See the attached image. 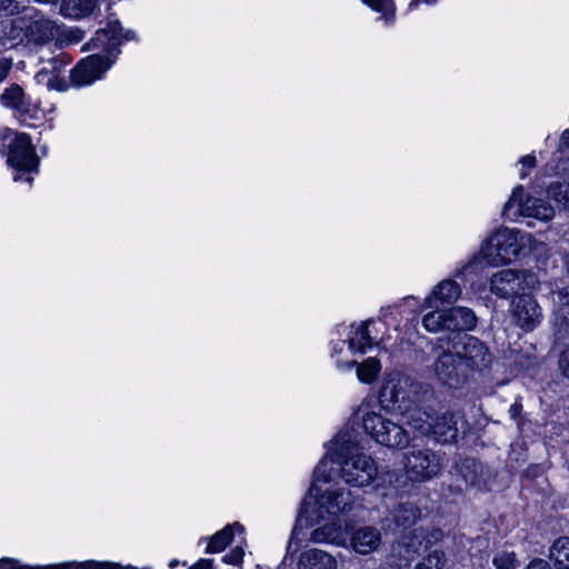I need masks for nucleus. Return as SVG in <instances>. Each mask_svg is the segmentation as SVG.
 <instances>
[{
	"mask_svg": "<svg viewBox=\"0 0 569 569\" xmlns=\"http://www.w3.org/2000/svg\"><path fill=\"white\" fill-rule=\"evenodd\" d=\"M422 325L426 330L430 332H437L442 329H447V317L445 310H435L428 312L423 319Z\"/></svg>",
	"mask_w": 569,
	"mask_h": 569,
	"instance_id": "obj_31",
	"label": "nucleus"
},
{
	"mask_svg": "<svg viewBox=\"0 0 569 569\" xmlns=\"http://www.w3.org/2000/svg\"><path fill=\"white\" fill-rule=\"evenodd\" d=\"M27 181L30 183L32 181V178L31 177H28L27 178Z\"/></svg>",
	"mask_w": 569,
	"mask_h": 569,
	"instance_id": "obj_51",
	"label": "nucleus"
},
{
	"mask_svg": "<svg viewBox=\"0 0 569 569\" xmlns=\"http://www.w3.org/2000/svg\"><path fill=\"white\" fill-rule=\"evenodd\" d=\"M234 529L242 530V527L239 523H233L226 526L222 530L214 533L208 546L206 551L210 553H217L224 550V548L231 542Z\"/></svg>",
	"mask_w": 569,
	"mask_h": 569,
	"instance_id": "obj_26",
	"label": "nucleus"
},
{
	"mask_svg": "<svg viewBox=\"0 0 569 569\" xmlns=\"http://www.w3.org/2000/svg\"><path fill=\"white\" fill-rule=\"evenodd\" d=\"M84 37V32L79 28L64 29L60 34V41L66 44H74L80 42Z\"/></svg>",
	"mask_w": 569,
	"mask_h": 569,
	"instance_id": "obj_36",
	"label": "nucleus"
},
{
	"mask_svg": "<svg viewBox=\"0 0 569 569\" xmlns=\"http://www.w3.org/2000/svg\"><path fill=\"white\" fill-rule=\"evenodd\" d=\"M420 509L411 502H402L393 511V520L398 527L408 528L420 518Z\"/></svg>",
	"mask_w": 569,
	"mask_h": 569,
	"instance_id": "obj_25",
	"label": "nucleus"
},
{
	"mask_svg": "<svg viewBox=\"0 0 569 569\" xmlns=\"http://www.w3.org/2000/svg\"><path fill=\"white\" fill-rule=\"evenodd\" d=\"M8 163L20 170L32 171L38 167L39 159L28 134L20 133L10 143Z\"/></svg>",
	"mask_w": 569,
	"mask_h": 569,
	"instance_id": "obj_15",
	"label": "nucleus"
},
{
	"mask_svg": "<svg viewBox=\"0 0 569 569\" xmlns=\"http://www.w3.org/2000/svg\"><path fill=\"white\" fill-rule=\"evenodd\" d=\"M521 163V171H520V178L525 179L528 176V171L532 169L536 166V157L528 154L520 159Z\"/></svg>",
	"mask_w": 569,
	"mask_h": 569,
	"instance_id": "obj_41",
	"label": "nucleus"
},
{
	"mask_svg": "<svg viewBox=\"0 0 569 569\" xmlns=\"http://www.w3.org/2000/svg\"><path fill=\"white\" fill-rule=\"evenodd\" d=\"M357 367V377L361 382L370 383L380 371V362L376 358H368L361 363L357 361H349L343 366H339L341 370H351Z\"/></svg>",
	"mask_w": 569,
	"mask_h": 569,
	"instance_id": "obj_24",
	"label": "nucleus"
},
{
	"mask_svg": "<svg viewBox=\"0 0 569 569\" xmlns=\"http://www.w3.org/2000/svg\"><path fill=\"white\" fill-rule=\"evenodd\" d=\"M460 473L467 483L481 488L483 483V467L480 462L475 459H466L460 467Z\"/></svg>",
	"mask_w": 569,
	"mask_h": 569,
	"instance_id": "obj_27",
	"label": "nucleus"
},
{
	"mask_svg": "<svg viewBox=\"0 0 569 569\" xmlns=\"http://www.w3.org/2000/svg\"><path fill=\"white\" fill-rule=\"evenodd\" d=\"M447 317V330L452 333H461V331L472 330L477 323L475 312L466 307H455L445 310Z\"/></svg>",
	"mask_w": 569,
	"mask_h": 569,
	"instance_id": "obj_19",
	"label": "nucleus"
},
{
	"mask_svg": "<svg viewBox=\"0 0 569 569\" xmlns=\"http://www.w3.org/2000/svg\"><path fill=\"white\" fill-rule=\"evenodd\" d=\"M552 300L555 305L559 307V310H561L562 307H569V284L563 288H560L557 291H553Z\"/></svg>",
	"mask_w": 569,
	"mask_h": 569,
	"instance_id": "obj_38",
	"label": "nucleus"
},
{
	"mask_svg": "<svg viewBox=\"0 0 569 569\" xmlns=\"http://www.w3.org/2000/svg\"><path fill=\"white\" fill-rule=\"evenodd\" d=\"M548 194L557 203L569 210V183H551L548 188Z\"/></svg>",
	"mask_w": 569,
	"mask_h": 569,
	"instance_id": "obj_32",
	"label": "nucleus"
},
{
	"mask_svg": "<svg viewBox=\"0 0 569 569\" xmlns=\"http://www.w3.org/2000/svg\"><path fill=\"white\" fill-rule=\"evenodd\" d=\"M422 389L410 377L392 373L382 385L379 401L385 409L406 412L422 400Z\"/></svg>",
	"mask_w": 569,
	"mask_h": 569,
	"instance_id": "obj_4",
	"label": "nucleus"
},
{
	"mask_svg": "<svg viewBox=\"0 0 569 569\" xmlns=\"http://www.w3.org/2000/svg\"><path fill=\"white\" fill-rule=\"evenodd\" d=\"M64 58H54L48 62V67H43L42 72H51L58 76L67 66Z\"/></svg>",
	"mask_w": 569,
	"mask_h": 569,
	"instance_id": "obj_39",
	"label": "nucleus"
},
{
	"mask_svg": "<svg viewBox=\"0 0 569 569\" xmlns=\"http://www.w3.org/2000/svg\"><path fill=\"white\" fill-rule=\"evenodd\" d=\"M518 236L519 232L513 229H499L482 244V257L490 264L511 261L520 251Z\"/></svg>",
	"mask_w": 569,
	"mask_h": 569,
	"instance_id": "obj_10",
	"label": "nucleus"
},
{
	"mask_svg": "<svg viewBox=\"0 0 569 569\" xmlns=\"http://www.w3.org/2000/svg\"><path fill=\"white\" fill-rule=\"evenodd\" d=\"M111 66L107 57L91 54L81 60L77 67L70 71V79L76 86H88L99 79Z\"/></svg>",
	"mask_w": 569,
	"mask_h": 569,
	"instance_id": "obj_14",
	"label": "nucleus"
},
{
	"mask_svg": "<svg viewBox=\"0 0 569 569\" xmlns=\"http://www.w3.org/2000/svg\"><path fill=\"white\" fill-rule=\"evenodd\" d=\"M309 503H310V502H309L307 499L303 501L302 508H303L305 512H308V506H309Z\"/></svg>",
	"mask_w": 569,
	"mask_h": 569,
	"instance_id": "obj_49",
	"label": "nucleus"
},
{
	"mask_svg": "<svg viewBox=\"0 0 569 569\" xmlns=\"http://www.w3.org/2000/svg\"><path fill=\"white\" fill-rule=\"evenodd\" d=\"M327 469H328V459H325V460L320 461V463L316 468V471H315L316 481L328 482L330 480V476L326 473Z\"/></svg>",
	"mask_w": 569,
	"mask_h": 569,
	"instance_id": "obj_42",
	"label": "nucleus"
},
{
	"mask_svg": "<svg viewBox=\"0 0 569 569\" xmlns=\"http://www.w3.org/2000/svg\"><path fill=\"white\" fill-rule=\"evenodd\" d=\"M526 569H550L549 563L542 559H535L529 562Z\"/></svg>",
	"mask_w": 569,
	"mask_h": 569,
	"instance_id": "obj_45",
	"label": "nucleus"
},
{
	"mask_svg": "<svg viewBox=\"0 0 569 569\" xmlns=\"http://www.w3.org/2000/svg\"><path fill=\"white\" fill-rule=\"evenodd\" d=\"M190 569H212V561L202 559Z\"/></svg>",
	"mask_w": 569,
	"mask_h": 569,
	"instance_id": "obj_47",
	"label": "nucleus"
},
{
	"mask_svg": "<svg viewBox=\"0 0 569 569\" xmlns=\"http://www.w3.org/2000/svg\"><path fill=\"white\" fill-rule=\"evenodd\" d=\"M461 295L460 286L451 280L446 279L439 282L432 290L431 295L426 298L425 305L428 308L436 307L435 301L451 305L456 302Z\"/></svg>",
	"mask_w": 569,
	"mask_h": 569,
	"instance_id": "obj_21",
	"label": "nucleus"
},
{
	"mask_svg": "<svg viewBox=\"0 0 569 569\" xmlns=\"http://www.w3.org/2000/svg\"><path fill=\"white\" fill-rule=\"evenodd\" d=\"M104 7L106 11L111 9L109 0H62L60 12L69 18H84L92 14L96 10L100 11Z\"/></svg>",
	"mask_w": 569,
	"mask_h": 569,
	"instance_id": "obj_17",
	"label": "nucleus"
},
{
	"mask_svg": "<svg viewBox=\"0 0 569 569\" xmlns=\"http://www.w3.org/2000/svg\"><path fill=\"white\" fill-rule=\"evenodd\" d=\"M536 282L537 279L533 274L506 269L491 277L490 290L498 297L509 298L513 295L521 296L533 288Z\"/></svg>",
	"mask_w": 569,
	"mask_h": 569,
	"instance_id": "obj_11",
	"label": "nucleus"
},
{
	"mask_svg": "<svg viewBox=\"0 0 569 569\" xmlns=\"http://www.w3.org/2000/svg\"><path fill=\"white\" fill-rule=\"evenodd\" d=\"M23 6L20 4L17 0H0V12L3 14L10 16L20 13L23 11V13L27 11Z\"/></svg>",
	"mask_w": 569,
	"mask_h": 569,
	"instance_id": "obj_37",
	"label": "nucleus"
},
{
	"mask_svg": "<svg viewBox=\"0 0 569 569\" xmlns=\"http://www.w3.org/2000/svg\"><path fill=\"white\" fill-rule=\"evenodd\" d=\"M496 569H517L519 566L517 556L512 551H499L492 559Z\"/></svg>",
	"mask_w": 569,
	"mask_h": 569,
	"instance_id": "obj_33",
	"label": "nucleus"
},
{
	"mask_svg": "<svg viewBox=\"0 0 569 569\" xmlns=\"http://www.w3.org/2000/svg\"><path fill=\"white\" fill-rule=\"evenodd\" d=\"M369 409L370 401L363 400L355 417L362 420L365 430L378 443L390 448H403L409 443V435L401 425Z\"/></svg>",
	"mask_w": 569,
	"mask_h": 569,
	"instance_id": "obj_3",
	"label": "nucleus"
},
{
	"mask_svg": "<svg viewBox=\"0 0 569 569\" xmlns=\"http://www.w3.org/2000/svg\"><path fill=\"white\" fill-rule=\"evenodd\" d=\"M298 569H337V560L327 551L308 549L300 555Z\"/></svg>",
	"mask_w": 569,
	"mask_h": 569,
	"instance_id": "obj_22",
	"label": "nucleus"
},
{
	"mask_svg": "<svg viewBox=\"0 0 569 569\" xmlns=\"http://www.w3.org/2000/svg\"><path fill=\"white\" fill-rule=\"evenodd\" d=\"M10 67V63L6 59H0V82L7 77Z\"/></svg>",
	"mask_w": 569,
	"mask_h": 569,
	"instance_id": "obj_46",
	"label": "nucleus"
},
{
	"mask_svg": "<svg viewBox=\"0 0 569 569\" xmlns=\"http://www.w3.org/2000/svg\"><path fill=\"white\" fill-rule=\"evenodd\" d=\"M372 345V338L368 332V322L360 323L349 337V347L358 352H366Z\"/></svg>",
	"mask_w": 569,
	"mask_h": 569,
	"instance_id": "obj_29",
	"label": "nucleus"
},
{
	"mask_svg": "<svg viewBox=\"0 0 569 569\" xmlns=\"http://www.w3.org/2000/svg\"><path fill=\"white\" fill-rule=\"evenodd\" d=\"M560 143L562 146H569V129L565 130L560 138Z\"/></svg>",
	"mask_w": 569,
	"mask_h": 569,
	"instance_id": "obj_48",
	"label": "nucleus"
},
{
	"mask_svg": "<svg viewBox=\"0 0 569 569\" xmlns=\"http://www.w3.org/2000/svg\"><path fill=\"white\" fill-rule=\"evenodd\" d=\"M549 556L558 569H569V538L557 539L550 548Z\"/></svg>",
	"mask_w": 569,
	"mask_h": 569,
	"instance_id": "obj_28",
	"label": "nucleus"
},
{
	"mask_svg": "<svg viewBox=\"0 0 569 569\" xmlns=\"http://www.w3.org/2000/svg\"><path fill=\"white\" fill-rule=\"evenodd\" d=\"M178 563H179V562H178V560H176V559H174V560H171V561L169 562V567H170V568H174V567H177V566H178Z\"/></svg>",
	"mask_w": 569,
	"mask_h": 569,
	"instance_id": "obj_50",
	"label": "nucleus"
},
{
	"mask_svg": "<svg viewBox=\"0 0 569 569\" xmlns=\"http://www.w3.org/2000/svg\"><path fill=\"white\" fill-rule=\"evenodd\" d=\"M511 313L513 322L523 331L535 330L542 320L541 308L526 292L512 302Z\"/></svg>",
	"mask_w": 569,
	"mask_h": 569,
	"instance_id": "obj_13",
	"label": "nucleus"
},
{
	"mask_svg": "<svg viewBox=\"0 0 569 569\" xmlns=\"http://www.w3.org/2000/svg\"><path fill=\"white\" fill-rule=\"evenodd\" d=\"M3 44L9 47L29 46L28 42V24L26 12L9 22L2 23Z\"/></svg>",
	"mask_w": 569,
	"mask_h": 569,
	"instance_id": "obj_20",
	"label": "nucleus"
},
{
	"mask_svg": "<svg viewBox=\"0 0 569 569\" xmlns=\"http://www.w3.org/2000/svg\"><path fill=\"white\" fill-rule=\"evenodd\" d=\"M0 101L3 106L12 108L20 113H28L30 111V100L26 97L22 88L17 84L6 89L0 96Z\"/></svg>",
	"mask_w": 569,
	"mask_h": 569,
	"instance_id": "obj_23",
	"label": "nucleus"
},
{
	"mask_svg": "<svg viewBox=\"0 0 569 569\" xmlns=\"http://www.w3.org/2000/svg\"><path fill=\"white\" fill-rule=\"evenodd\" d=\"M29 44H44L54 36V23L34 9L26 11Z\"/></svg>",
	"mask_w": 569,
	"mask_h": 569,
	"instance_id": "obj_16",
	"label": "nucleus"
},
{
	"mask_svg": "<svg viewBox=\"0 0 569 569\" xmlns=\"http://www.w3.org/2000/svg\"><path fill=\"white\" fill-rule=\"evenodd\" d=\"M244 551L241 547L233 548L228 555L224 556V562L237 566L242 562Z\"/></svg>",
	"mask_w": 569,
	"mask_h": 569,
	"instance_id": "obj_40",
	"label": "nucleus"
},
{
	"mask_svg": "<svg viewBox=\"0 0 569 569\" xmlns=\"http://www.w3.org/2000/svg\"><path fill=\"white\" fill-rule=\"evenodd\" d=\"M48 87L59 91H64L68 88L66 81L60 79L58 76H53L48 80Z\"/></svg>",
	"mask_w": 569,
	"mask_h": 569,
	"instance_id": "obj_43",
	"label": "nucleus"
},
{
	"mask_svg": "<svg viewBox=\"0 0 569 569\" xmlns=\"http://www.w3.org/2000/svg\"><path fill=\"white\" fill-rule=\"evenodd\" d=\"M409 426L421 435H431L438 442H450L457 438V418L448 410L440 415L423 411L418 417H411Z\"/></svg>",
	"mask_w": 569,
	"mask_h": 569,
	"instance_id": "obj_8",
	"label": "nucleus"
},
{
	"mask_svg": "<svg viewBox=\"0 0 569 569\" xmlns=\"http://www.w3.org/2000/svg\"><path fill=\"white\" fill-rule=\"evenodd\" d=\"M352 549L360 555H368L378 549L381 543L380 530L365 526L355 530L350 537Z\"/></svg>",
	"mask_w": 569,
	"mask_h": 569,
	"instance_id": "obj_18",
	"label": "nucleus"
},
{
	"mask_svg": "<svg viewBox=\"0 0 569 569\" xmlns=\"http://www.w3.org/2000/svg\"><path fill=\"white\" fill-rule=\"evenodd\" d=\"M451 347L470 373L482 371L490 366L491 355L487 346L473 336L466 333H451L446 336Z\"/></svg>",
	"mask_w": 569,
	"mask_h": 569,
	"instance_id": "obj_7",
	"label": "nucleus"
},
{
	"mask_svg": "<svg viewBox=\"0 0 569 569\" xmlns=\"http://www.w3.org/2000/svg\"><path fill=\"white\" fill-rule=\"evenodd\" d=\"M432 350L436 356L433 373L440 383L449 388H458L467 382L471 373L457 352L449 347L446 337L439 338Z\"/></svg>",
	"mask_w": 569,
	"mask_h": 569,
	"instance_id": "obj_5",
	"label": "nucleus"
},
{
	"mask_svg": "<svg viewBox=\"0 0 569 569\" xmlns=\"http://www.w3.org/2000/svg\"><path fill=\"white\" fill-rule=\"evenodd\" d=\"M441 469L442 458L431 449L412 446L405 455V470L408 478L413 481L432 479Z\"/></svg>",
	"mask_w": 569,
	"mask_h": 569,
	"instance_id": "obj_9",
	"label": "nucleus"
},
{
	"mask_svg": "<svg viewBox=\"0 0 569 569\" xmlns=\"http://www.w3.org/2000/svg\"><path fill=\"white\" fill-rule=\"evenodd\" d=\"M120 31H121V28H120V26H118V23L110 26L109 30L101 29L97 32L96 37L91 40V46L93 48H99L100 46H104L106 39L120 41L121 38H124L127 40L133 38V34L130 36L129 32L126 36H121Z\"/></svg>",
	"mask_w": 569,
	"mask_h": 569,
	"instance_id": "obj_30",
	"label": "nucleus"
},
{
	"mask_svg": "<svg viewBox=\"0 0 569 569\" xmlns=\"http://www.w3.org/2000/svg\"><path fill=\"white\" fill-rule=\"evenodd\" d=\"M0 569H32V568L20 566L16 560H12V559H1L0 560Z\"/></svg>",
	"mask_w": 569,
	"mask_h": 569,
	"instance_id": "obj_44",
	"label": "nucleus"
},
{
	"mask_svg": "<svg viewBox=\"0 0 569 569\" xmlns=\"http://www.w3.org/2000/svg\"><path fill=\"white\" fill-rule=\"evenodd\" d=\"M427 548L425 533L415 529L396 541L390 550V562L393 567L405 568Z\"/></svg>",
	"mask_w": 569,
	"mask_h": 569,
	"instance_id": "obj_12",
	"label": "nucleus"
},
{
	"mask_svg": "<svg viewBox=\"0 0 569 569\" xmlns=\"http://www.w3.org/2000/svg\"><path fill=\"white\" fill-rule=\"evenodd\" d=\"M445 562V553L442 551L435 550L418 563L415 569H442Z\"/></svg>",
	"mask_w": 569,
	"mask_h": 569,
	"instance_id": "obj_35",
	"label": "nucleus"
},
{
	"mask_svg": "<svg viewBox=\"0 0 569 569\" xmlns=\"http://www.w3.org/2000/svg\"><path fill=\"white\" fill-rule=\"evenodd\" d=\"M328 459L340 465V478L350 487L363 488L370 486L377 478L376 461L359 451L358 443L349 433L337 436Z\"/></svg>",
	"mask_w": 569,
	"mask_h": 569,
	"instance_id": "obj_2",
	"label": "nucleus"
},
{
	"mask_svg": "<svg viewBox=\"0 0 569 569\" xmlns=\"http://www.w3.org/2000/svg\"><path fill=\"white\" fill-rule=\"evenodd\" d=\"M316 496L315 516L311 521L323 522L311 533L313 542H329L337 546L346 545L348 540L349 522L343 518L353 506L352 495L349 490L339 488L326 490L320 493L316 485L310 488V498Z\"/></svg>",
	"mask_w": 569,
	"mask_h": 569,
	"instance_id": "obj_1",
	"label": "nucleus"
},
{
	"mask_svg": "<svg viewBox=\"0 0 569 569\" xmlns=\"http://www.w3.org/2000/svg\"><path fill=\"white\" fill-rule=\"evenodd\" d=\"M372 10L382 12L387 21L395 17L396 6L393 0H362Z\"/></svg>",
	"mask_w": 569,
	"mask_h": 569,
	"instance_id": "obj_34",
	"label": "nucleus"
},
{
	"mask_svg": "<svg viewBox=\"0 0 569 569\" xmlns=\"http://www.w3.org/2000/svg\"><path fill=\"white\" fill-rule=\"evenodd\" d=\"M502 214L510 220L526 217L549 221L555 217V209L545 199L530 194L523 197L522 186H517L512 190L509 200L505 203Z\"/></svg>",
	"mask_w": 569,
	"mask_h": 569,
	"instance_id": "obj_6",
	"label": "nucleus"
}]
</instances>
